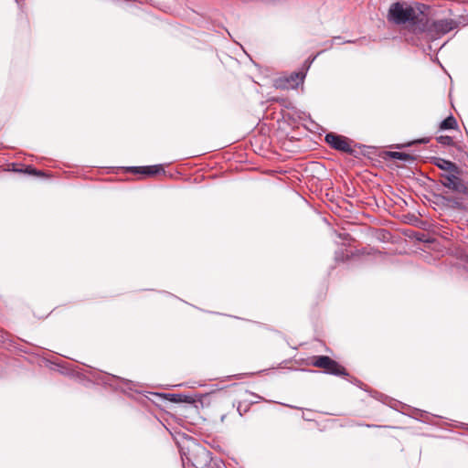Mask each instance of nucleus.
I'll list each match as a JSON object with an SVG mask.
<instances>
[{
	"mask_svg": "<svg viewBox=\"0 0 468 468\" xmlns=\"http://www.w3.org/2000/svg\"><path fill=\"white\" fill-rule=\"evenodd\" d=\"M433 164L438 168L442 170L443 173H448L451 171L456 173V169L458 167V165L455 163L440 157L435 158Z\"/></svg>",
	"mask_w": 468,
	"mask_h": 468,
	"instance_id": "nucleus-7",
	"label": "nucleus"
},
{
	"mask_svg": "<svg viewBox=\"0 0 468 468\" xmlns=\"http://www.w3.org/2000/svg\"><path fill=\"white\" fill-rule=\"evenodd\" d=\"M388 20L396 25L406 23L415 25L418 22V16L413 7L404 3L396 2L388 9Z\"/></svg>",
	"mask_w": 468,
	"mask_h": 468,
	"instance_id": "nucleus-1",
	"label": "nucleus"
},
{
	"mask_svg": "<svg viewBox=\"0 0 468 468\" xmlns=\"http://www.w3.org/2000/svg\"><path fill=\"white\" fill-rule=\"evenodd\" d=\"M132 169L134 173H141L146 176H154L163 171L161 165L135 166Z\"/></svg>",
	"mask_w": 468,
	"mask_h": 468,
	"instance_id": "nucleus-8",
	"label": "nucleus"
},
{
	"mask_svg": "<svg viewBox=\"0 0 468 468\" xmlns=\"http://www.w3.org/2000/svg\"><path fill=\"white\" fill-rule=\"evenodd\" d=\"M461 169L457 167L455 172H448L441 174V183L443 186L460 193V194H467L468 188L463 179L460 177Z\"/></svg>",
	"mask_w": 468,
	"mask_h": 468,
	"instance_id": "nucleus-3",
	"label": "nucleus"
},
{
	"mask_svg": "<svg viewBox=\"0 0 468 468\" xmlns=\"http://www.w3.org/2000/svg\"><path fill=\"white\" fill-rule=\"evenodd\" d=\"M389 155L391 158L401 161H412L413 157L406 153L401 152H390Z\"/></svg>",
	"mask_w": 468,
	"mask_h": 468,
	"instance_id": "nucleus-10",
	"label": "nucleus"
},
{
	"mask_svg": "<svg viewBox=\"0 0 468 468\" xmlns=\"http://www.w3.org/2000/svg\"><path fill=\"white\" fill-rule=\"evenodd\" d=\"M311 364L315 367L323 368L326 374L343 377L348 375L344 367L327 356H313Z\"/></svg>",
	"mask_w": 468,
	"mask_h": 468,
	"instance_id": "nucleus-2",
	"label": "nucleus"
},
{
	"mask_svg": "<svg viewBox=\"0 0 468 468\" xmlns=\"http://www.w3.org/2000/svg\"><path fill=\"white\" fill-rule=\"evenodd\" d=\"M225 419H226V415H222L220 418L221 422H224Z\"/></svg>",
	"mask_w": 468,
	"mask_h": 468,
	"instance_id": "nucleus-13",
	"label": "nucleus"
},
{
	"mask_svg": "<svg viewBox=\"0 0 468 468\" xmlns=\"http://www.w3.org/2000/svg\"><path fill=\"white\" fill-rule=\"evenodd\" d=\"M304 78V72H292L290 76L278 79L275 86L282 90L296 89L303 82Z\"/></svg>",
	"mask_w": 468,
	"mask_h": 468,
	"instance_id": "nucleus-5",
	"label": "nucleus"
},
{
	"mask_svg": "<svg viewBox=\"0 0 468 468\" xmlns=\"http://www.w3.org/2000/svg\"><path fill=\"white\" fill-rule=\"evenodd\" d=\"M437 142L442 145L450 146L453 144V139L448 135H441L437 137Z\"/></svg>",
	"mask_w": 468,
	"mask_h": 468,
	"instance_id": "nucleus-11",
	"label": "nucleus"
},
{
	"mask_svg": "<svg viewBox=\"0 0 468 468\" xmlns=\"http://www.w3.org/2000/svg\"><path fill=\"white\" fill-rule=\"evenodd\" d=\"M456 127L457 122L452 115L448 116L440 124V129L441 130L455 129Z\"/></svg>",
	"mask_w": 468,
	"mask_h": 468,
	"instance_id": "nucleus-9",
	"label": "nucleus"
},
{
	"mask_svg": "<svg viewBox=\"0 0 468 468\" xmlns=\"http://www.w3.org/2000/svg\"><path fill=\"white\" fill-rule=\"evenodd\" d=\"M28 174L40 175V172H37L36 169L27 167L26 170Z\"/></svg>",
	"mask_w": 468,
	"mask_h": 468,
	"instance_id": "nucleus-12",
	"label": "nucleus"
},
{
	"mask_svg": "<svg viewBox=\"0 0 468 468\" xmlns=\"http://www.w3.org/2000/svg\"><path fill=\"white\" fill-rule=\"evenodd\" d=\"M325 142L335 150L345 153L352 152V148L347 138L342 135L328 133L325 135Z\"/></svg>",
	"mask_w": 468,
	"mask_h": 468,
	"instance_id": "nucleus-6",
	"label": "nucleus"
},
{
	"mask_svg": "<svg viewBox=\"0 0 468 468\" xmlns=\"http://www.w3.org/2000/svg\"><path fill=\"white\" fill-rule=\"evenodd\" d=\"M454 27L455 23L452 19H441L433 21L430 26H428L427 23L423 24L420 30H428L435 35H444L452 30Z\"/></svg>",
	"mask_w": 468,
	"mask_h": 468,
	"instance_id": "nucleus-4",
	"label": "nucleus"
}]
</instances>
